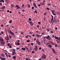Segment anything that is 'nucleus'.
Returning <instances> with one entry per match:
<instances>
[{
	"label": "nucleus",
	"mask_w": 60,
	"mask_h": 60,
	"mask_svg": "<svg viewBox=\"0 0 60 60\" xmlns=\"http://www.w3.org/2000/svg\"><path fill=\"white\" fill-rule=\"evenodd\" d=\"M1 56H2V57H4V56H5V55L3 53H2L1 54Z\"/></svg>",
	"instance_id": "nucleus-15"
},
{
	"label": "nucleus",
	"mask_w": 60,
	"mask_h": 60,
	"mask_svg": "<svg viewBox=\"0 0 60 60\" xmlns=\"http://www.w3.org/2000/svg\"><path fill=\"white\" fill-rule=\"evenodd\" d=\"M11 7H13L14 6V4H12L11 5Z\"/></svg>",
	"instance_id": "nucleus-24"
},
{
	"label": "nucleus",
	"mask_w": 60,
	"mask_h": 60,
	"mask_svg": "<svg viewBox=\"0 0 60 60\" xmlns=\"http://www.w3.org/2000/svg\"><path fill=\"white\" fill-rule=\"evenodd\" d=\"M32 9H34V7H32Z\"/></svg>",
	"instance_id": "nucleus-61"
},
{
	"label": "nucleus",
	"mask_w": 60,
	"mask_h": 60,
	"mask_svg": "<svg viewBox=\"0 0 60 60\" xmlns=\"http://www.w3.org/2000/svg\"><path fill=\"white\" fill-rule=\"evenodd\" d=\"M5 39L7 41H8V40H9L6 38H5Z\"/></svg>",
	"instance_id": "nucleus-39"
},
{
	"label": "nucleus",
	"mask_w": 60,
	"mask_h": 60,
	"mask_svg": "<svg viewBox=\"0 0 60 60\" xmlns=\"http://www.w3.org/2000/svg\"><path fill=\"white\" fill-rule=\"evenodd\" d=\"M54 22H55V23H57V20H56V19H54Z\"/></svg>",
	"instance_id": "nucleus-13"
},
{
	"label": "nucleus",
	"mask_w": 60,
	"mask_h": 60,
	"mask_svg": "<svg viewBox=\"0 0 60 60\" xmlns=\"http://www.w3.org/2000/svg\"><path fill=\"white\" fill-rule=\"evenodd\" d=\"M38 23L39 24H41V22H38Z\"/></svg>",
	"instance_id": "nucleus-63"
},
{
	"label": "nucleus",
	"mask_w": 60,
	"mask_h": 60,
	"mask_svg": "<svg viewBox=\"0 0 60 60\" xmlns=\"http://www.w3.org/2000/svg\"><path fill=\"white\" fill-rule=\"evenodd\" d=\"M55 46L56 47H57V45L56 44L55 45Z\"/></svg>",
	"instance_id": "nucleus-58"
},
{
	"label": "nucleus",
	"mask_w": 60,
	"mask_h": 60,
	"mask_svg": "<svg viewBox=\"0 0 60 60\" xmlns=\"http://www.w3.org/2000/svg\"><path fill=\"white\" fill-rule=\"evenodd\" d=\"M20 43L16 41L15 42V44L16 46H18V45H20Z\"/></svg>",
	"instance_id": "nucleus-6"
},
{
	"label": "nucleus",
	"mask_w": 60,
	"mask_h": 60,
	"mask_svg": "<svg viewBox=\"0 0 60 60\" xmlns=\"http://www.w3.org/2000/svg\"><path fill=\"white\" fill-rule=\"evenodd\" d=\"M47 13V12H45L44 13V15H46V14Z\"/></svg>",
	"instance_id": "nucleus-35"
},
{
	"label": "nucleus",
	"mask_w": 60,
	"mask_h": 60,
	"mask_svg": "<svg viewBox=\"0 0 60 60\" xmlns=\"http://www.w3.org/2000/svg\"><path fill=\"white\" fill-rule=\"evenodd\" d=\"M36 42L38 45H40L41 44V43H40V42H39V39H37L36 40Z\"/></svg>",
	"instance_id": "nucleus-4"
},
{
	"label": "nucleus",
	"mask_w": 60,
	"mask_h": 60,
	"mask_svg": "<svg viewBox=\"0 0 60 60\" xmlns=\"http://www.w3.org/2000/svg\"><path fill=\"white\" fill-rule=\"evenodd\" d=\"M26 60H28V59H27V58H26Z\"/></svg>",
	"instance_id": "nucleus-64"
},
{
	"label": "nucleus",
	"mask_w": 60,
	"mask_h": 60,
	"mask_svg": "<svg viewBox=\"0 0 60 60\" xmlns=\"http://www.w3.org/2000/svg\"><path fill=\"white\" fill-rule=\"evenodd\" d=\"M12 55H14L16 54L15 52L13 51L12 52Z\"/></svg>",
	"instance_id": "nucleus-16"
},
{
	"label": "nucleus",
	"mask_w": 60,
	"mask_h": 60,
	"mask_svg": "<svg viewBox=\"0 0 60 60\" xmlns=\"http://www.w3.org/2000/svg\"><path fill=\"white\" fill-rule=\"evenodd\" d=\"M57 40H58V41H60V38L58 37V38Z\"/></svg>",
	"instance_id": "nucleus-28"
},
{
	"label": "nucleus",
	"mask_w": 60,
	"mask_h": 60,
	"mask_svg": "<svg viewBox=\"0 0 60 60\" xmlns=\"http://www.w3.org/2000/svg\"><path fill=\"white\" fill-rule=\"evenodd\" d=\"M58 38V37H56V36H55V37H54L55 39H57Z\"/></svg>",
	"instance_id": "nucleus-26"
},
{
	"label": "nucleus",
	"mask_w": 60,
	"mask_h": 60,
	"mask_svg": "<svg viewBox=\"0 0 60 60\" xmlns=\"http://www.w3.org/2000/svg\"><path fill=\"white\" fill-rule=\"evenodd\" d=\"M50 44L49 43H47V45H49V44Z\"/></svg>",
	"instance_id": "nucleus-43"
},
{
	"label": "nucleus",
	"mask_w": 60,
	"mask_h": 60,
	"mask_svg": "<svg viewBox=\"0 0 60 60\" xmlns=\"http://www.w3.org/2000/svg\"><path fill=\"white\" fill-rule=\"evenodd\" d=\"M0 58L2 60H3V58L1 57V56H0Z\"/></svg>",
	"instance_id": "nucleus-40"
},
{
	"label": "nucleus",
	"mask_w": 60,
	"mask_h": 60,
	"mask_svg": "<svg viewBox=\"0 0 60 60\" xmlns=\"http://www.w3.org/2000/svg\"><path fill=\"white\" fill-rule=\"evenodd\" d=\"M21 34H24V33L23 32H21Z\"/></svg>",
	"instance_id": "nucleus-45"
},
{
	"label": "nucleus",
	"mask_w": 60,
	"mask_h": 60,
	"mask_svg": "<svg viewBox=\"0 0 60 60\" xmlns=\"http://www.w3.org/2000/svg\"><path fill=\"white\" fill-rule=\"evenodd\" d=\"M30 40L29 39L26 41L27 42H30Z\"/></svg>",
	"instance_id": "nucleus-29"
},
{
	"label": "nucleus",
	"mask_w": 60,
	"mask_h": 60,
	"mask_svg": "<svg viewBox=\"0 0 60 60\" xmlns=\"http://www.w3.org/2000/svg\"><path fill=\"white\" fill-rule=\"evenodd\" d=\"M10 43H8L7 44V46H10Z\"/></svg>",
	"instance_id": "nucleus-38"
},
{
	"label": "nucleus",
	"mask_w": 60,
	"mask_h": 60,
	"mask_svg": "<svg viewBox=\"0 0 60 60\" xmlns=\"http://www.w3.org/2000/svg\"><path fill=\"white\" fill-rule=\"evenodd\" d=\"M12 58H13V59H14L15 60L16 59V56H14L12 57Z\"/></svg>",
	"instance_id": "nucleus-20"
},
{
	"label": "nucleus",
	"mask_w": 60,
	"mask_h": 60,
	"mask_svg": "<svg viewBox=\"0 0 60 60\" xmlns=\"http://www.w3.org/2000/svg\"><path fill=\"white\" fill-rule=\"evenodd\" d=\"M22 50H25L26 49L25 48H22Z\"/></svg>",
	"instance_id": "nucleus-25"
},
{
	"label": "nucleus",
	"mask_w": 60,
	"mask_h": 60,
	"mask_svg": "<svg viewBox=\"0 0 60 60\" xmlns=\"http://www.w3.org/2000/svg\"><path fill=\"white\" fill-rule=\"evenodd\" d=\"M5 54L6 55V56L8 58V55H7V53H5Z\"/></svg>",
	"instance_id": "nucleus-23"
},
{
	"label": "nucleus",
	"mask_w": 60,
	"mask_h": 60,
	"mask_svg": "<svg viewBox=\"0 0 60 60\" xmlns=\"http://www.w3.org/2000/svg\"><path fill=\"white\" fill-rule=\"evenodd\" d=\"M45 38H46V39H49V38H48V37H45Z\"/></svg>",
	"instance_id": "nucleus-57"
},
{
	"label": "nucleus",
	"mask_w": 60,
	"mask_h": 60,
	"mask_svg": "<svg viewBox=\"0 0 60 60\" xmlns=\"http://www.w3.org/2000/svg\"><path fill=\"white\" fill-rule=\"evenodd\" d=\"M2 3H0V5H2Z\"/></svg>",
	"instance_id": "nucleus-56"
},
{
	"label": "nucleus",
	"mask_w": 60,
	"mask_h": 60,
	"mask_svg": "<svg viewBox=\"0 0 60 60\" xmlns=\"http://www.w3.org/2000/svg\"><path fill=\"white\" fill-rule=\"evenodd\" d=\"M5 58H2V60H5Z\"/></svg>",
	"instance_id": "nucleus-42"
},
{
	"label": "nucleus",
	"mask_w": 60,
	"mask_h": 60,
	"mask_svg": "<svg viewBox=\"0 0 60 60\" xmlns=\"http://www.w3.org/2000/svg\"><path fill=\"white\" fill-rule=\"evenodd\" d=\"M47 37H48V38H49L50 37L48 35L47 36Z\"/></svg>",
	"instance_id": "nucleus-55"
},
{
	"label": "nucleus",
	"mask_w": 60,
	"mask_h": 60,
	"mask_svg": "<svg viewBox=\"0 0 60 60\" xmlns=\"http://www.w3.org/2000/svg\"><path fill=\"white\" fill-rule=\"evenodd\" d=\"M22 8H23V7H24V6H25V5H24V4H23L22 5Z\"/></svg>",
	"instance_id": "nucleus-33"
},
{
	"label": "nucleus",
	"mask_w": 60,
	"mask_h": 60,
	"mask_svg": "<svg viewBox=\"0 0 60 60\" xmlns=\"http://www.w3.org/2000/svg\"><path fill=\"white\" fill-rule=\"evenodd\" d=\"M52 14H53V15H56V14H54V12H55V11L54 10H52Z\"/></svg>",
	"instance_id": "nucleus-12"
},
{
	"label": "nucleus",
	"mask_w": 60,
	"mask_h": 60,
	"mask_svg": "<svg viewBox=\"0 0 60 60\" xmlns=\"http://www.w3.org/2000/svg\"><path fill=\"white\" fill-rule=\"evenodd\" d=\"M36 37H41V36H42V35H39L36 34Z\"/></svg>",
	"instance_id": "nucleus-9"
},
{
	"label": "nucleus",
	"mask_w": 60,
	"mask_h": 60,
	"mask_svg": "<svg viewBox=\"0 0 60 60\" xmlns=\"http://www.w3.org/2000/svg\"><path fill=\"white\" fill-rule=\"evenodd\" d=\"M48 40H49V41H50V40H51V38L50 37L49 38H48Z\"/></svg>",
	"instance_id": "nucleus-27"
},
{
	"label": "nucleus",
	"mask_w": 60,
	"mask_h": 60,
	"mask_svg": "<svg viewBox=\"0 0 60 60\" xmlns=\"http://www.w3.org/2000/svg\"><path fill=\"white\" fill-rule=\"evenodd\" d=\"M51 16L52 17V18L51 19V23H52V21H53V16L52 15H51Z\"/></svg>",
	"instance_id": "nucleus-8"
},
{
	"label": "nucleus",
	"mask_w": 60,
	"mask_h": 60,
	"mask_svg": "<svg viewBox=\"0 0 60 60\" xmlns=\"http://www.w3.org/2000/svg\"><path fill=\"white\" fill-rule=\"evenodd\" d=\"M8 31V33L9 32L11 34H12V35H13L14 37H15V34H14V32H11V30H10L9 31Z\"/></svg>",
	"instance_id": "nucleus-2"
},
{
	"label": "nucleus",
	"mask_w": 60,
	"mask_h": 60,
	"mask_svg": "<svg viewBox=\"0 0 60 60\" xmlns=\"http://www.w3.org/2000/svg\"><path fill=\"white\" fill-rule=\"evenodd\" d=\"M50 43L51 44H52V45H55V44L53 43L52 41H50Z\"/></svg>",
	"instance_id": "nucleus-19"
},
{
	"label": "nucleus",
	"mask_w": 60,
	"mask_h": 60,
	"mask_svg": "<svg viewBox=\"0 0 60 60\" xmlns=\"http://www.w3.org/2000/svg\"><path fill=\"white\" fill-rule=\"evenodd\" d=\"M25 47L26 48V49H27V50H28V48L26 46H25Z\"/></svg>",
	"instance_id": "nucleus-34"
},
{
	"label": "nucleus",
	"mask_w": 60,
	"mask_h": 60,
	"mask_svg": "<svg viewBox=\"0 0 60 60\" xmlns=\"http://www.w3.org/2000/svg\"><path fill=\"white\" fill-rule=\"evenodd\" d=\"M9 23H11V21H9Z\"/></svg>",
	"instance_id": "nucleus-62"
},
{
	"label": "nucleus",
	"mask_w": 60,
	"mask_h": 60,
	"mask_svg": "<svg viewBox=\"0 0 60 60\" xmlns=\"http://www.w3.org/2000/svg\"><path fill=\"white\" fill-rule=\"evenodd\" d=\"M16 49H17V50H18V49H19V48H16Z\"/></svg>",
	"instance_id": "nucleus-53"
},
{
	"label": "nucleus",
	"mask_w": 60,
	"mask_h": 60,
	"mask_svg": "<svg viewBox=\"0 0 60 60\" xmlns=\"http://www.w3.org/2000/svg\"><path fill=\"white\" fill-rule=\"evenodd\" d=\"M1 34H4V32H3V31H2L1 32Z\"/></svg>",
	"instance_id": "nucleus-44"
},
{
	"label": "nucleus",
	"mask_w": 60,
	"mask_h": 60,
	"mask_svg": "<svg viewBox=\"0 0 60 60\" xmlns=\"http://www.w3.org/2000/svg\"><path fill=\"white\" fill-rule=\"evenodd\" d=\"M46 58V56L45 55L43 54L41 57V58L42 59H45Z\"/></svg>",
	"instance_id": "nucleus-3"
},
{
	"label": "nucleus",
	"mask_w": 60,
	"mask_h": 60,
	"mask_svg": "<svg viewBox=\"0 0 60 60\" xmlns=\"http://www.w3.org/2000/svg\"><path fill=\"white\" fill-rule=\"evenodd\" d=\"M46 9L48 10H49V8H46Z\"/></svg>",
	"instance_id": "nucleus-47"
},
{
	"label": "nucleus",
	"mask_w": 60,
	"mask_h": 60,
	"mask_svg": "<svg viewBox=\"0 0 60 60\" xmlns=\"http://www.w3.org/2000/svg\"><path fill=\"white\" fill-rule=\"evenodd\" d=\"M0 43L1 45L2 46H4V45H5V41H4V39L1 37H0Z\"/></svg>",
	"instance_id": "nucleus-1"
},
{
	"label": "nucleus",
	"mask_w": 60,
	"mask_h": 60,
	"mask_svg": "<svg viewBox=\"0 0 60 60\" xmlns=\"http://www.w3.org/2000/svg\"><path fill=\"white\" fill-rule=\"evenodd\" d=\"M12 45V44H11L10 45H9V48H11V45Z\"/></svg>",
	"instance_id": "nucleus-22"
},
{
	"label": "nucleus",
	"mask_w": 60,
	"mask_h": 60,
	"mask_svg": "<svg viewBox=\"0 0 60 60\" xmlns=\"http://www.w3.org/2000/svg\"><path fill=\"white\" fill-rule=\"evenodd\" d=\"M27 5L28 6H28V8H29V7H30V5H29V4H28Z\"/></svg>",
	"instance_id": "nucleus-32"
},
{
	"label": "nucleus",
	"mask_w": 60,
	"mask_h": 60,
	"mask_svg": "<svg viewBox=\"0 0 60 60\" xmlns=\"http://www.w3.org/2000/svg\"><path fill=\"white\" fill-rule=\"evenodd\" d=\"M32 53H33V54H34V51H32Z\"/></svg>",
	"instance_id": "nucleus-52"
},
{
	"label": "nucleus",
	"mask_w": 60,
	"mask_h": 60,
	"mask_svg": "<svg viewBox=\"0 0 60 60\" xmlns=\"http://www.w3.org/2000/svg\"><path fill=\"white\" fill-rule=\"evenodd\" d=\"M56 41L57 43H59V41H58L57 40H56Z\"/></svg>",
	"instance_id": "nucleus-48"
},
{
	"label": "nucleus",
	"mask_w": 60,
	"mask_h": 60,
	"mask_svg": "<svg viewBox=\"0 0 60 60\" xmlns=\"http://www.w3.org/2000/svg\"><path fill=\"white\" fill-rule=\"evenodd\" d=\"M29 21H31L32 20V19L31 18H29Z\"/></svg>",
	"instance_id": "nucleus-37"
},
{
	"label": "nucleus",
	"mask_w": 60,
	"mask_h": 60,
	"mask_svg": "<svg viewBox=\"0 0 60 60\" xmlns=\"http://www.w3.org/2000/svg\"><path fill=\"white\" fill-rule=\"evenodd\" d=\"M15 7L16 8V9H19V8H20V7H19V6L17 5H16Z\"/></svg>",
	"instance_id": "nucleus-10"
},
{
	"label": "nucleus",
	"mask_w": 60,
	"mask_h": 60,
	"mask_svg": "<svg viewBox=\"0 0 60 60\" xmlns=\"http://www.w3.org/2000/svg\"><path fill=\"white\" fill-rule=\"evenodd\" d=\"M48 46L49 47V48H51L52 47V45H48Z\"/></svg>",
	"instance_id": "nucleus-21"
},
{
	"label": "nucleus",
	"mask_w": 60,
	"mask_h": 60,
	"mask_svg": "<svg viewBox=\"0 0 60 60\" xmlns=\"http://www.w3.org/2000/svg\"><path fill=\"white\" fill-rule=\"evenodd\" d=\"M8 56L9 57H11V55H8Z\"/></svg>",
	"instance_id": "nucleus-54"
},
{
	"label": "nucleus",
	"mask_w": 60,
	"mask_h": 60,
	"mask_svg": "<svg viewBox=\"0 0 60 60\" xmlns=\"http://www.w3.org/2000/svg\"><path fill=\"white\" fill-rule=\"evenodd\" d=\"M39 49L41 50V47H40V48H39Z\"/></svg>",
	"instance_id": "nucleus-59"
},
{
	"label": "nucleus",
	"mask_w": 60,
	"mask_h": 60,
	"mask_svg": "<svg viewBox=\"0 0 60 60\" xmlns=\"http://www.w3.org/2000/svg\"><path fill=\"white\" fill-rule=\"evenodd\" d=\"M9 38L11 39V37L10 36V35H9Z\"/></svg>",
	"instance_id": "nucleus-30"
},
{
	"label": "nucleus",
	"mask_w": 60,
	"mask_h": 60,
	"mask_svg": "<svg viewBox=\"0 0 60 60\" xmlns=\"http://www.w3.org/2000/svg\"><path fill=\"white\" fill-rule=\"evenodd\" d=\"M41 4H42V5H44V3L43 2V3H41Z\"/></svg>",
	"instance_id": "nucleus-36"
},
{
	"label": "nucleus",
	"mask_w": 60,
	"mask_h": 60,
	"mask_svg": "<svg viewBox=\"0 0 60 60\" xmlns=\"http://www.w3.org/2000/svg\"><path fill=\"white\" fill-rule=\"evenodd\" d=\"M35 48H34V49L35 51H37L38 50V46L37 45H36L35 46Z\"/></svg>",
	"instance_id": "nucleus-5"
},
{
	"label": "nucleus",
	"mask_w": 60,
	"mask_h": 60,
	"mask_svg": "<svg viewBox=\"0 0 60 60\" xmlns=\"http://www.w3.org/2000/svg\"><path fill=\"white\" fill-rule=\"evenodd\" d=\"M29 23H30V25H31L32 26H33V25H34V23H33L32 21H30V22H29Z\"/></svg>",
	"instance_id": "nucleus-7"
},
{
	"label": "nucleus",
	"mask_w": 60,
	"mask_h": 60,
	"mask_svg": "<svg viewBox=\"0 0 60 60\" xmlns=\"http://www.w3.org/2000/svg\"><path fill=\"white\" fill-rule=\"evenodd\" d=\"M34 41H36V38H34Z\"/></svg>",
	"instance_id": "nucleus-60"
},
{
	"label": "nucleus",
	"mask_w": 60,
	"mask_h": 60,
	"mask_svg": "<svg viewBox=\"0 0 60 60\" xmlns=\"http://www.w3.org/2000/svg\"><path fill=\"white\" fill-rule=\"evenodd\" d=\"M5 8V6H2V7L1 8V9H4Z\"/></svg>",
	"instance_id": "nucleus-17"
},
{
	"label": "nucleus",
	"mask_w": 60,
	"mask_h": 60,
	"mask_svg": "<svg viewBox=\"0 0 60 60\" xmlns=\"http://www.w3.org/2000/svg\"><path fill=\"white\" fill-rule=\"evenodd\" d=\"M32 34V33L31 32V31H30V32H29V34Z\"/></svg>",
	"instance_id": "nucleus-46"
},
{
	"label": "nucleus",
	"mask_w": 60,
	"mask_h": 60,
	"mask_svg": "<svg viewBox=\"0 0 60 60\" xmlns=\"http://www.w3.org/2000/svg\"><path fill=\"white\" fill-rule=\"evenodd\" d=\"M52 50L53 51L54 53L55 54H56V51H55V49H54L53 48H52Z\"/></svg>",
	"instance_id": "nucleus-14"
},
{
	"label": "nucleus",
	"mask_w": 60,
	"mask_h": 60,
	"mask_svg": "<svg viewBox=\"0 0 60 60\" xmlns=\"http://www.w3.org/2000/svg\"><path fill=\"white\" fill-rule=\"evenodd\" d=\"M46 30H47V31H49V28L47 29Z\"/></svg>",
	"instance_id": "nucleus-41"
},
{
	"label": "nucleus",
	"mask_w": 60,
	"mask_h": 60,
	"mask_svg": "<svg viewBox=\"0 0 60 60\" xmlns=\"http://www.w3.org/2000/svg\"><path fill=\"white\" fill-rule=\"evenodd\" d=\"M25 11L24 10H22V11L23 12H24Z\"/></svg>",
	"instance_id": "nucleus-50"
},
{
	"label": "nucleus",
	"mask_w": 60,
	"mask_h": 60,
	"mask_svg": "<svg viewBox=\"0 0 60 60\" xmlns=\"http://www.w3.org/2000/svg\"><path fill=\"white\" fill-rule=\"evenodd\" d=\"M33 4V5H34V6L36 8H38V7L35 4V3Z\"/></svg>",
	"instance_id": "nucleus-11"
},
{
	"label": "nucleus",
	"mask_w": 60,
	"mask_h": 60,
	"mask_svg": "<svg viewBox=\"0 0 60 60\" xmlns=\"http://www.w3.org/2000/svg\"><path fill=\"white\" fill-rule=\"evenodd\" d=\"M45 31H44L43 32H42L41 33V34L42 35H45Z\"/></svg>",
	"instance_id": "nucleus-18"
},
{
	"label": "nucleus",
	"mask_w": 60,
	"mask_h": 60,
	"mask_svg": "<svg viewBox=\"0 0 60 60\" xmlns=\"http://www.w3.org/2000/svg\"><path fill=\"white\" fill-rule=\"evenodd\" d=\"M27 50L29 52H30V50H28V49Z\"/></svg>",
	"instance_id": "nucleus-49"
},
{
	"label": "nucleus",
	"mask_w": 60,
	"mask_h": 60,
	"mask_svg": "<svg viewBox=\"0 0 60 60\" xmlns=\"http://www.w3.org/2000/svg\"><path fill=\"white\" fill-rule=\"evenodd\" d=\"M52 38H54V37H55V35H52Z\"/></svg>",
	"instance_id": "nucleus-51"
},
{
	"label": "nucleus",
	"mask_w": 60,
	"mask_h": 60,
	"mask_svg": "<svg viewBox=\"0 0 60 60\" xmlns=\"http://www.w3.org/2000/svg\"><path fill=\"white\" fill-rule=\"evenodd\" d=\"M28 36H29V35H27L25 37L26 38H28Z\"/></svg>",
	"instance_id": "nucleus-31"
}]
</instances>
